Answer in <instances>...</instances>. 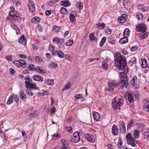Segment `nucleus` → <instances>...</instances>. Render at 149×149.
<instances>
[{"label":"nucleus","mask_w":149,"mask_h":149,"mask_svg":"<svg viewBox=\"0 0 149 149\" xmlns=\"http://www.w3.org/2000/svg\"><path fill=\"white\" fill-rule=\"evenodd\" d=\"M13 99H14V101L16 103L18 102L19 99V97L16 95H13Z\"/></svg>","instance_id":"nucleus-51"},{"label":"nucleus","mask_w":149,"mask_h":149,"mask_svg":"<svg viewBox=\"0 0 149 149\" xmlns=\"http://www.w3.org/2000/svg\"><path fill=\"white\" fill-rule=\"evenodd\" d=\"M36 70L38 73L41 74H45V70L43 69L42 67L40 66H37L36 68Z\"/></svg>","instance_id":"nucleus-18"},{"label":"nucleus","mask_w":149,"mask_h":149,"mask_svg":"<svg viewBox=\"0 0 149 149\" xmlns=\"http://www.w3.org/2000/svg\"><path fill=\"white\" fill-rule=\"evenodd\" d=\"M129 31V29H125L123 32L124 36L127 37L129 36L130 34Z\"/></svg>","instance_id":"nucleus-44"},{"label":"nucleus","mask_w":149,"mask_h":149,"mask_svg":"<svg viewBox=\"0 0 149 149\" xmlns=\"http://www.w3.org/2000/svg\"><path fill=\"white\" fill-rule=\"evenodd\" d=\"M68 145L69 143L68 142L64 144H63V148L62 149H69Z\"/></svg>","instance_id":"nucleus-53"},{"label":"nucleus","mask_w":149,"mask_h":149,"mask_svg":"<svg viewBox=\"0 0 149 149\" xmlns=\"http://www.w3.org/2000/svg\"><path fill=\"white\" fill-rule=\"evenodd\" d=\"M73 41L72 40H68L66 42V45L67 46H70L73 44Z\"/></svg>","instance_id":"nucleus-48"},{"label":"nucleus","mask_w":149,"mask_h":149,"mask_svg":"<svg viewBox=\"0 0 149 149\" xmlns=\"http://www.w3.org/2000/svg\"><path fill=\"white\" fill-rule=\"evenodd\" d=\"M119 127L120 132L123 134H125L126 132V130L125 123L123 121L120 122Z\"/></svg>","instance_id":"nucleus-14"},{"label":"nucleus","mask_w":149,"mask_h":149,"mask_svg":"<svg viewBox=\"0 0 149 149\" xmlns=\"http://www.w3.org/2000/svg\"><path fill=\"white\" fill-rule=\"evenodd\" d=\"M115 59V64L116 67L118 68L127 69V63L126 58L119 52H116L114 54Z\"/></svg>","instance_id":"nucleus-1"},{"label":"nucleus","mask_w":149,"mask_h":149,"mask_svg":"<svg viewBox=\"0 0 149 149\" xmlns=\"http://www.w3.org/2000/svg\"><path fill=\"white\" fill-rule=\"evenodd\" d=\"M89 38L91 41H96L97 40V38L94 36V34L93 33H91L90 34Z\"/></svg>","instance_id":"nucleus-31"},{"label":"nucleus","mask_w":149,"mask_h":149,"mask_svg":"<svg viewBox=\"0 0 149 149\" xmlns=\"http://www.w3.org/2000/svg\"><path fill=\"white\" fill-rule=\"evenodd\" d=\"M127 37L124 36V38H120L119 40L120 43L122 44H124L127 42L128 39Z\"/></svg>","instance_id":"nucleus-28"},{"label":"nucleus","mask_w":149,"mask_h":149,"mask_svg":"<svg viewBox=\"0 0 149 149\" xmlns=\"http://www.w3.org/2000/svg\"><path fill=\"white\" fill-rule=\"evenodd\" d=\"M118 145L119 148H121L123 146V144L122 141L121 140H119L118 142Z\"/></svg>","instance_id":"nucleus-62"},{"label":"nucleus","mask_w":149,"mask_h":149,"mask_svg":"<svg viewBox=\"0 0 149 149\" xmlns=\"http://www.w3.org/2000/svg\"><path fill=\"white\" fill-rule=\"evenodd\" d=\"M141 10L143 11L146 12L149 10V8L147 6L142 7Z\"/></svg>","instance_id":"nucleus-61"},{"label":"nucleus","mask_w":149,"mask_h":149,"mask_svg":"<svg viewBox=\"0 0 149 149\" xmlns=\"http://www.w3.org/2000/svg\"><path fill=\"white\" fill-rule=\"evenodd\" d=\"M29 88V89L26 90V93L30 96H32L33 95V93L30 91L31 88Z\"/></svg>","instance_id":"nucleus-56"},{"label":"nucleus","mask_w":149,"mask_h":149,"mask_svg":"<svg viewBox=\"0 0 149 149\" xmlns=\"http://www.w3.org/2000/svg\"><path fill=\"white\" fill-rule=\"evenodd\" d=\"M20 62L21 63L20 67L22 66L24 68L26 66V64L25 61L23 60L20 59Z\"/></svg>","instance_id":"nucleus-46"},{"label":"nucleus","mask_w":149,"mask_h":149,"mask_svg":"<svg viewBox=\"0 0 149 149\" xmlns=\"http://www.w3.org/2000/svg\"><path fill=\"white\" fill-rule=\"evenodd\" d=\"M9 73L12 75H14L15 73V71L12 68H10L9 70Z\"/></svg>","instance_id":"nucleus-59"},{"label":"nucleus","mask_w":149,"mask_h":149,"mask_svg":"<svg viewBox=\"0 0 149 149\" xmlns=\"http://www.w3.org/2000/svg\"><path fill=\"white\" fill-rule=\"evenodd\" d=\"M75 98L77 100H79L83 98V97H82L81 95L79 94L76 95L75 96Z\"/></svg>","instance_id":"nucleus-60"},{"label":"nucleus","mask_w":149,"mask_h":149,"mask_svg":"<svg viewBox=\"0 0 149 149\" xmlns=\"http://www.w3.org/2000/svg\"><path fill=\"white\" fill-rule=\"evenodd\" d=\"M38 115V113L36 111H34L32 113H31L29 116V119L30 120H33Z\"/></svg>","instance_id":"nucleus-19"},{"label":"nucleus","mask_w":149,"mask_h":149,"mask_svg":"<svg viewBox=\"0 0 149 149\" xmlns=\"http://www.w3.org/2000/svg\"><path fill=\"white\" fill-rule=\"evenodd\" d=\"M133 122L134 120L133 119H131L127 125V128L130 129L133 126Z\"/></svg>","instance_id":"nucleus-45"},{"label":"nucleus","mask_w":149,"mask_h":149,"mask_svg":"<svg viewBox=\"0 0 149 149\" xmlns=\"http://www.w3.org/2000/svg\"><path fill=\"white\" fill-rule=\"evenodd\" d=\"M85 137L89 142L93 143L95 142V139L93 136L90 134L87 133L85 135Z\"/></svg>","instance_id":"nucleus-13"},{"label":"nucleus","mask_w":149,"mask_h":149,"mask_svg":"<svg viewBox=\"0 0 149 149\" xmlns=\"http://www.w3.org/2000/svg\"><path fill=\"white\" fill-rule=\"evenodd\" d=\"M58 66V64L56 62H54L50 64V67L51 68H56Z\"/></svg>","instance_id":"nucleus-52"},{"label":"nucleus","mask_w":149,"mask_h":149,"mask_svg":"<svg viewBox=\"0 0 149 149\" xmlns=\"http://www.w3.org/2000/svg\"><path fill=\"white\" fill-rule=\"evenodd\" d=\"M131 61L134 64H136V59L135 57H134L131 58Z\"/></svg>","instance_id":"nucleus-63"},{"label":"nucleus","mask_w":149,"mask_h":149,"mask_svg":"<svg viewBox=\"0 0 149 149\" xmlns=\"http://www.w3.org/2000/svg\"><path fill=\"white\" fill-rule=\"evenodd\" d=\"M69 18L70 22L72 23H74L76 21V17L73 14H69Z\"/></svg>","instance_id":"nucleus-26"},{"label":"nucleus","mask_w":149,"mask_h":149,"mask_svg":"<svg viewBox=\"0 0 149 149\" xmlns=\"http://www.w3.org/2000/svg\"><path fill=\"white\" fill-rule=\"evenodd\" d=\"M9 15L13 20H19L22 19L20 14L17 13V11L11 10L10 11Z\"/></svg>","instance_id":"nucleus-6"},{"label":"nucleus","mask_w":149,"mask_h":149,"mask_svg":"<svg viewBox=\"0 0 149 149\" xmlns=\"http://www.w3.org/2000/svg\"><path fill=\"white\" fill-rule=\"evenodd\" d=\"M18 42L23 45H25L26 43V39L24 35H22L18 40Z\"/></svg>","instance_id":"nucleus-17"},{"label":"nucleus","mask_w":149,"mask_h":149,"mask_svg":"<svg viewBox=\"0 0 149 149\" xmlns=\"http://www.w3.org/2000/svg\"><path fill=\"white\" fill-rule=\"evenodd\" d=\"M34 58L36 62L38 63H41L42 62V59L39 56H35Z\"/></svg>","instance_id":"nucleus-34"},{"label":"nucleus","mask_w":149,"mask_h":149,"mask_svg":"<svg viewBox=\"0 0 149 149\" xmlns=\"http://www.w3.org/2000/svg\"><path fill=\"white\" fill-rule=\"evenodd\" d=\"M28 68L30 71H33L36 70V68L34 65L32 64H29V65Z\"/></svg>","instance_id":"nucleus-33"},{"label":"nucleus","mask_w":149,"mask_h":149,"mask_svg":"<svg viewBox=\"0 0 149 149\" xmlns=\"http://www.w3.org/2000/svg\"><path fill=\"white\" fill-rule=\"evenodd\" d=\"M109 43L113 45L115 43L116 40L114 39L112 36H110L108 39Z\"/></svg>","instance_id":"nucleus-30"},{"label":"nucleus","mask_w":149,"mask_h":149,"mask_svg":"<svg viewBox=\"0 0 149 149\" xmlns=\"http://www.w3.org/2000/svg\"><path fill=\"white\" fill-rule=\"evenodd\" d=\"M138 49V47L137 45H134L131 47L130 50L132 51H134L136 50H137Z\"/></svg>","instance_id":"nucleus-57"},{"label":"nucleus","mask_w":149,"mask_h":149,"mask_svg":"<svg viewBox=\"0 0 149 149\" xmlns=\"http://www.w3.org/2000/svg\"><path fill=\"white\" fill-rule=\"evenodd\" d=\"M13 3L14 5H15L16 6H18L20 4L19 2L17 0H14Z\"/></svg>","instance_id":"nucleus-58"},{"label":"nucleus","mask_w":149,"mask_h":149,"mask_svg":"<svg viewBox=\"0 0 149 149\" xmlns=\"http://www.w3.org/2000/svg\"><path fill=\"white\" fill-rule=\"evenodd\" d=\"M126 138L127 140V143L128 144L130 145L133 147H136V141L134 138L132 136L131 133H128L126 135Z\"/></svg>","instance_id":"nucleus-4"},{"label":"nucleus","mask_w":149,"mask_h":149,"mask_svg":"<svg viewBox=\"0 0 149 149\" xmlns=\"http://www.w3.org/2000/svg\"><path fill=\"white\" fill-rule=\"evenodd\" d=\"M106 40V37H104L102 38L100 42V47H102L103 46Z\"/></svg>","instance_id":"nucleus-41"},{"label":"nucleus","mask_w":149,"mask_h":149,"mask_svg":"<svg viewBox=\"0 0 149 149\" xmlns=\"http://www.w3.org/2000/svg\"><path fill=\"white\" fill-rule=\"evenodd\" d=\"M128 82L126 80H122L121 82L117 83V88L118 89H120L125 87V88L127 86Z\"/></svg>","instance_id":"nucleus-9"},{"label":"nucleus","mask_w":149,"mask_h":149,"mask_svg":"<svg viewBox=\"0 0 149 149\" xmlns=\"http://www.w3.org/2000/svg\"><path fill=\"white\" fill-rule=\"evenodd\" d=\"M136 29L138 32H145L146 30V25L144 24H138L136 26Z\"/></svg>","instance_id":"nucleus-10"},{"label":"nucleus","mask_w":149,"mask_h":149,"mask_svg":"<svg viewBox=\"0 0 149 149\" xmlns=\"http://www.w3.org/2000/svg\"><path fill=\"white\" fill-rule=\"evenodd\" d=\"M143 15L141 13H138L137 14V17L139 20L142 19L143 18Z\"/></svg>","instance_id":"nucleus-50"},{"label":"nucleus","mask_w":149,"mask_h":149,"mask_svg":"<svg viewBox=\"0 0 149 149\" xmlns=\"http://www.w3.org/2000/svg\"><path fill=\"white\" fill-rule=\"evenodd\" d=\"M142 33L141 34L140 36V40H143L146 38L148 34V32H142Z\"/></svg>","instance_id":"nucleus-29"},{"label":"nucleus","mask_w":149,"mask_h":149,"mask_svg":"<svg viewBox=\"0 0 149 149\" xmlns=\"http://www.w3.org/2000/svg\"><path fill=\"white\" fill-rule=\"evenodd\" d=\"M124 103V100L121 98H114L113 100L112 106L113 109L116 110L120 108V107L122 106Z\"/></svg>","instance_id":"nucleus-2"},{"label":"nucleus","mask_w":149,"mask_h":149,"mask_svg":"<svg viewBox=\"0 0 149 149\" xmlns=\"http://www.w3.org/2000/svg\"><path fill=\"white\" fill-rule=\"evenodd\" d=\"M102 67L104 70H107L108 69V67L107 62L106 61H103L102 62Z\"/></svg>","instance_id":"nucleus-36"},{"label":"nucleus","mask_w":149,"mask_h":149,"mask_svg":"<svg viewBox=\"0 0 149 149\" xmlns=\"http://www.w3.org/2000/svg\"><path fill=\"white\" fill-rule=\"evenodd\" d=\"M19 93L20 98L22 100H23L26 98V95L23 92L20 91L19 92Z\"/></svg>","instance_id":"nucleus-35"},{"label":"nucleus","mask_w":149,"mask_h":149,"mask_svg":"<svg viewBox=\"0 0 149 149\" xmlns=\"http://www.w3.org/2000/svg\"><path fill=\"white\" fill-rule=\"evenodd\" d=\"M139 132L138 130H135L134 133V136L135 139H138L139 137Z\"/></svg>","instance_id":"nucleus-39"},{"label":"nucleus","mask_w":149,"mask_h":149,"mask_svg":"<svg viewBox=\"0 0 149 149\" xmlns=\"http://www.w3.org/2000/svg\"><path fill=\"white\" fill-rule=\"evenodd\" d=\"M28 6L30 11L32 13L34 12L35 11V5L33 1L29 0Z\"/></svg>","instance_id":"nucleus-11"},{"label":"nucleus","mask_w":149,"mask_h":149,"mask_svg":"<svg viewBox=\"0 0 149 149\" xmlns=\"http://www.w3.org/2000/svg\"><path fill=\"white\" fill-rule=\"evenodd\" d=\"M24 79L26 80L24 83L25 86L27 88L39 90V87L36 86V83H31L32 81V79L29 77H25Z\"/></svg>","instance_id":"nucleus-3"},{"label":"nucleus","mask_w":149,"mask_h":149,"mask_svg":"<svg viewBox=\"0 0 149 149\" xmlns=\"http://www.w3.org/2000/svg\"><path fill=\"white\" fill-rule=\"evenodd\" d=\"M80 133L79 132H74L73 136L71 137V141L74 143H76L78 142L80 140L79 136Z\"/></svg>","instance_id":"nucleus-8"},{"label":"nucleus","mask_w":149,"mask_h":149,"mask_svg":"<svg viewBox=\"0 0 149 149\" xmlns=\"http://www.w3.org/2000/svg\"><path fill=\"white\" fill-rule=\"evenodd\" d=\"M20 60H15L13 61V64L18 67H20Z\"/></svg>","instance_id":"nucleus-49"},{"label":"nucleus","mask_w":149,"mask_h":149,"mask_svg":"<svg viewBox=\"0 0 149 149\" xmlns=\"http://www.w3.org/2000/svg\"><path fill=\"white\" fill-rule=\"evenodd\" d=\"M57 54L58 56L61 58H62L64 57V55L63 53L60 51H57Z\"/></svg>","instance_id":"nucleus-40"},{"label":"nucleus","mask_w":149,"mask_h":149,"mask_svg":"<svg viewBox=\"0 0 149 149\" xmlns=\"http://www.w3.org/2000/svg\"><path fill=\"white\" fill-rule=\"evenodd\" d=\"M44 83L46 84L52 86L54 85V80L53 79H47L44 80Z\"/></svg>","instance_id":"nucleus-25"},{"label":"nucleus","mask_w":149,"mask_h":149,"mask_svg":"<svg viewBox=\"0 0 149 149\" xmlns=\"http://www.w3.org/2000/svg\"><path fill=\"white\" fill-rule=\"evenodd\" d=\"M126 96H127L128 101L130 102H133L136 100V95L133 92L126 93Z\"/></svg>","instance_id":"nucleus-7"},{"label":"nucleus","mask_w":149,"mask_h":149,"mask_svg":"<svg viewBox=\"0 0 149 149\" xmlns=\"http://www.w3.org/2000/svg\"><path fill=\"white\" fill-rule=\"evenodd\" d=\"M40 18L38 17H35L33 18L31 20L32 22L35 23H37L40 21Z\"/></svg>","instance_id":"nucleus-32"},{"label":"nucleus","mask_w":149,"mask_h":149,"mask_svg":"<svg viewBox=\"0 0 149 149\" xmlns=\"http://www.w3.org/2000/svg\"><path fill=\"white\" fill-rule=\"evenodd\" d=\"M70 83L69 82L65 86L64 88H63V89L62 91H63V90H65L68 89H69V88H70Z\"/></svg>","instance_id":"nucleus-54"},{"label":"nucleus","mask_w":149,"mask_h":149,"mask_svg":"<svg viewBox=\"0 0 149 149\" xmlns=\"http://www.w3.org/2000/svg\"><path fill=\"white\" fill-rule=\"evenodd\" d=\"M18 56L19 57L23 59H26L27 58L26 56L25 55L22 54H18Z\"/></svg>","instance_id":"nucleus-55"},{"label":"nucleus","mask_w":149,"mask_h":149,"mask_svg":"<svg viewBox=\"0 0 149 149\" xmlns=\"http://www.w3.org/2000/svg\"><path fill=\"white\" fill-rule=\"evenodd\" d=\"M52 13V11L51 10H47L45 11V14L47 16H49Z\"/></svg>","instance_id":"nucleus-64"},{"label":"nucleus","mask_w":149,"mask_h":149,"mask_svg":"<svg viewBox=\"0 0 149 149\" xmlns=\"http://www.w3.org/2000/svg\"><path fill=\"white\" fill-rule=\"evenodd\" d=\"M60 12L61 13L63 14L66 15L68 13V12L66 9L64 7H62L60 10Z\"/></svg>","instance_id":"nucleus-37"},{"label":"nucleus","mask_w":149,"mask_h":149,"mask_svg":"<svg viewBox=\"0 0 149 149\" xmlns=\"http://www.w3.org/2000/svg\"><path fill=\"white\" fill-rule=\"evenodd\" d=\"M127 15L125 14L122 15L121 16L119 17H118V20L120 23H123L124 22L127 18Z\"/></svg>","instance_id":"nucleus-16"},{"label":"nucleus","mask_w":149,"mask_h":149,"mask_svg":"<svg viewBox=\"0 0 149 149\" xmlns=\"http://www.w3.org/2000/svg\"><path fill=\"white\" fill-rule=\"evenodd\" d=\"M60 3L62 5L65 7L69 6L71 5L69 1L68 0L61 1Z\"/></svg>","instance_id":"nucleus-22"},{"label":"nucleus","mask_w":149,"mask_h":149,"mask_svg":"<svg viewBox=\"0 0 149 149\" xmlns=\"http://www.w3.org/2000/svg\"><path fill=\"white\" fill-rule=\"evenodd\" d=\"M76 6L80 10H82L83 8V3L81 2H79L76 3Z\"/></svg>","instance_id":"nucleus-42"},{"label":"nucleus","mask_w":149,"mask_h":149,"mask_svg":"<svg viewBox=\"0 0 149 149\" xmlns=\"http://www.w3.org/2000/svg\"><path fill=\"white\" fill-rule=\"evenodd\" d=\"M120 70H123L124 72H121L120 74V78L122 80H123V78L124 79H125V80H127V76L126 74L128 72V68L127 67V69H126V71L125 70V68H124V69H122L121 68H118Z\"/></svg>","instance_id":"nucleus-12"},{"label":"nucleus","mask_w":149,"mask_h":149,"mask_svg":"<svg viewBox=\"0 0 149 149\" xmlns=\"http://www.w3.org/2000/svg\"><path fill=\"white\" fill-rule=\"evenodd\" d=\"M109 90L111 91L114 90L113 88H117V83L115 84L114 82H111L109 84Z\"/></svg>","instance_id":"nucleus-23"},{"label":"nucleus","mask_w":149,"mask_h":149,"mask_svg":"<svg viewBox=\"0 0 149 149\" xmlns=\"http://www.w3.org/2000/svg\"><path fill=\"white\" fill-rule=\"evenodd\" d=\"M13 95L10 96L8 100L7 104L8 105H10L13 103Z\"/></svg>","instance_id":"nucleus-43"},{"label":"nucleus","mask_w":149,"mask_h":149,"mask_svg":"<svg viewBox=\"0 0 149 149\" xmlns=\"http://www.w3.org/2000/svg\"><path fill=\"white\" fill-rule=\"evenodd\" d=\"M112 133L115 136L118 135L119 132V130L118 127L115 125H113L112 127Z\"/></svg>","instance_id":"nucleus-15"},{"label":"nucleus","mask_w":149,"mask_h":149,"mask_svg":"<svg viewBox=\"0 0 149 149\" xmlns=\"http://www.w3.org/2000/svg\"><path fill=\"white\" fill-rule=\"evenodd\" d=\"M93 116L94 120L96 121H98L99 120L100 116L99 113L96 112H93Z\"/></svg>","instance_id":"nucleus-24"},{"label":"nucleus","mask_w":149,"mask_h":149,"mask_svg":"<svg viewBox=\"0 0 149 149\" xmlns=\"http://www.w3.org/2000/svg\"><path fill=\"white\" fill-rule=\"evenodd\" d=\"M52 41L55 44H57L60 48H64L65 43L64 40L62 38H59L57 37H55L53 39Z\"/></svg>","instance_id":"nucleus-5"},{"label":"nucleus","mask_w":149,"mask_h":149,"mask_svg":"<svg viewBox=\"0 0 149 149\" xmlns=\"http://www.w3.org/2000/svg\"><path fill=\"white\" fill-rule=\"evenodd\" d=\"M137 79L135 76H133L132 78L130 81L131 84L133 87H136Z\"/></svg>","instance_id":"nucleus-20"},{"label":"nucleus","mask_w":149,"mask_h":149,"mask_svg":"<svg viewBox=\"0 0 149 149\" xmlns=\"http://www.w3.org/2000/svg\"><path fill=\"white\" fill-rule=\"evenodd\" d=\"M142 135L145 139H149V129H147V131L145 132Z\"/></svg>","instance_id":"nucleus-27"},{"label":"nucleus","mask_w":149,"mask_h":149,"mask_svg":"<svg viewBox=\"0 0 149 149\" xmlns=\"http://www.w3.org/2000/svg\"><path fill=\"white\" fill-rule=\"evenodd\" d=\"M105 26V24L104 23H98L97 27L98 29H103Z\"/></svg>","instance_id":"nucleus-38"},{"label":"nucleus","mask_w":149,"mask_h":149,"mask_svg":"<svg viewBox=\"0 0 149 149\" xmlns=\"http://www.w3.org/2000/svg\"><path fill=\"white\" fill-rule=\"evenodd\" d=\"M61 29L60 27H58L57 26H54L53 27V30L55 31V32H57Z\"/></svg>","instance_id":"nucleus-47"},{"label":"nucleus","mask_w":149,"mask_h":149,"mask_svg":"<svg viewBox=\"0 0 149 149\" xmlns=\"http://www.w3.org/2000/svg\"><path fill=\"white\" fill-rule=\"evenodd\" d=\"M33 79L35 81L41 82L43 81V78L40 76L35 75L33 76Z\"/></svg>","instance_id":"nucleus-21"}]
</instances>
